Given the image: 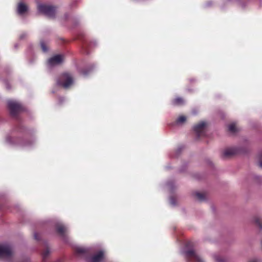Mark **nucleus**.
Returning a JSON list of instances; mask_svg holds the SVG:
<instances>
[{
	"instance_id": "obj_4",
	"label": "nucleus",
	"mask_w": 262,
	"mask_h": 262,
	"mask_svg": "<svg viewBox=\"0 0 262 262\" xmlns=\"http://www.w3.org/2000/svg\"><path fill=\"white\" fill-rule=\"evenodd\" d=\"M73 83L71 75L68 73H63L57 80V84L64 89L69 88Z\"/></svg>"
},
{
	"instance_id": "obj_22",
	"label": "nucleus",
	"mask_w": 262,
	"mask_h": 262,
	"mask_svg": "<svg viewBox=\"0 0 262 262\" xmlns=\"http://www.w3.org/2000/svg\"><path fill=\"white\" fill-rule=\"evenodd\" d=\"M169 202H170V204L172 205V206H175L176 205V199L173 197V196H171L170 198L169 199Z\"/></svg>"
},
{
	"instance_id": "obj_11",
	"label": "nucleus",
	"mask_w": 262,
	"mask_h": 262,
	"mask_svg": "<svg viewBox=\"0 0 262 262\" xmlns=\"http://www.w3.org/2000/svg\"><path fill=\"white\" fill-rule=\"evenodd\" d=\"M237 153V150L235 148H230L225 149L223 152L225 157H228Z\"/></svg>"
},
{
	"instance_id": "obj_16",
	"label": "nucleus",
	"mask_w": 262,
	"mask_h": 262,
	"mask_svg": "<svg viewBox=\"0 0 262 262\" xmlns=\"http://www.w3.org/2000/svg\"><path fill=\"white\" fill-rule=\"evenodd\" d=\"M254 222L259 227V229H262V220L258 216H256L253 219Z\"/></svg>"
},
{
	"instance_id": "obj_8",
	"label": "nucleus",
	"mask_w": 262,
	"mask_h": 262,
	"mask_svg": "<svg viewBox=\"0 0 262 262\" xmlns=\"http://www.w3.org/2000/svg\"><path fill=\"white\" fill-rule=\"evenodd\" d=\"M206 126V123L204 121H202L194 126L193 130L195 133L198 137L204 135Z\"/></svg>"
},
{
	"instance_id": "obj_9",
	"label": "nucleus",
	"mask_w": 262,
	"mask_h": 262,
	"mask_svg": "<svg viewBox=\"0 0 262 262\" xmlns=\"http://www.w3.org/2000/svg\"><path fill=\"white\" fill-rule=\"evenodd\" d=\"M104 258V251L102 250L94 254L89 259V262H101Z\"/></svg>"
},
{
	"instance_id": "obj_21",
	"label": "nucleus",
	"mask_w": 262,
	"mask_h": 262,
	"mask_svg": "<svg viewBox=\"0 0 262 262\" xmlns=\"http://www.w3.org/2000/svg\"><path fill=\"white\" fill-rule=\"evenodd\" d=\"M40 46L43 52H46L48 51V48L47 46L46 43L43 41H40Z\"/></svg>"
},
{
	"instance_id": "obj_1",
	"label": "nucleus",
	"mask_w": 262,
	"mask_h": 262,
	"mask_svg": "<svg viewBox=\"0 0 262 262\" xmlns=\"http://www.w3.org/2000/svg\"><path fill=\"white\" fill-rule=\"evenodd\" d=\"M0 257L7 259V262H28V258H25L20 261H18L16 258L13 256L12 248L8 245H0Z\"/></svg>"
},
{
	"instance_id": "obj_25",
	"label": "nucleus",
	"mask_w": 262,
	"mask_h": 262,
	"mask_svg": "<svg viewBox=\"0 0 262 262\" xmlns=\"http://www.w3.org/2000/svg\"><path fill=\"white\" fill-rule=\"evenodd\" d=\"M34 238L37 241L39 239V235L37 233H34Z\"/></svg>"
},
{
	"instance_id": "obj_15",
	"label": "nucleus",
	"mask_w": 262,
	"mask_h": 262,
	"mask_svg": "<svg viewBox=\"0 0 262 262\" xmlns=\"http://www.w3.org/2000/svg\"><path fill=\"white\" fill-rule=\"evenodd\" d=\"M186 121V117L184 116H180L176 120L175 124L176 125H182Z\"/></svg>"
},
{
	"instance_id": "obj_27",
	"label": "nucleus",
	"mask_w": 262,
	"mask_h": 262,
	"mask_svg": "<svg viewBox=\"0 0 262 262\" xmlns=\"http://www.w3.org/2000/svg\"><path fill=\"white\" fill-rule=\"evenodd\" d=\"M26 35V34H22L20 36V39H23L25 37V36Z\"/></svg>"
},
{
	"instance_id": "obj_7",
	"label": "nucleus",
	"mask_w": 262,
	"mask_h": 262,
	"mask_svg": "<svg viewBox=\"0 0 262 262\" xmlns=\"http://www.w3.org/2000/svg\"><path fill=\"white\" fill-rule=\"evenodd\" d=\"M63 61V56L61 55H56L49 59L48 66L49 68H52L61 63Z\"/></svg>"
},
{
	"instance_id": "obj_12",
	"label": "nucleus",
	"mask_w": 262,
	"mask_h": 262,
	"mask_svg": "<svg viewBox=\"0 0 262 262\" xmlns=\"http://www.w3.org/2000/svg\"><path fill=\"white\" fill-rule=\"evenodd\" d=\"M28 10V7L23 3H20L17 6V13L19 14L23 15Z\"/></svg>"
},
{
	"instance_id": "obj_6",
	"label": "nucleus",
	"mask_w": 262,
	"mask_h": 262,
	"mask_svg": "<svg viewBox=\"0 0 262 262\" xmlns=\"http://www.w3.org/2000/svg\"><path fill=\"white\" fill-rule=\"evenodd\" d=\"M6 141L7 143L9 144H19L20 146L23 147H27L31 146L33 143V141L31 142H23L19 143L18 142V139L16 138H14L11 137V136H7L6 138Z\"/></svg>"
},
{
	"instance_id": "obj_23",
	"label": "nucleus",
	"mask_w": 262,
	"mask_h": 262,
	"mask_svg": "<svg viewBox=\"0 0 262 262\" xmlns=\"http://www.w3.org/2000/svg\"><path fill=\"white\" fill-rule=\"evenodd\" d=\"M93 66H92V68H91V69H89L88 70H86V71H82L81 72V73L83 75V76H86L88 75V74L92 71L93 68Z\"/></svg>"
},
{
	"instance_id": "obj_24",
	"label": "nucleus",
	"mask_w": 262,
	"mask_h": 262,
	"mask_svg": "<svg viewBox=\"0 0 262 262\" xmlns=\"http://www.w3.org/2000/svg\"><path fill=\"white\" fill-rule=\"evenodd\" d=\"M249 262H260V259L257 258H254L251 259Z\"/></svg>"
},
{
	"instance_id": "obj_13",
	"label": "nucleus",
	"mask_w": 262,
	"mask_h": 262,
	"mask_svg": "<svg viewBox=\"0 0 262 262\" xmlns=\"http://www.w3.org/2000/svg\"><path fill=\"white\" fill-rule=\"evenodd\" d=\"M75 251L79 254H83L88 252L89 251V249L81 247H77L75 249Z\"/></svg>"
},
{
	"instance_id": "obj_17",
	"label": "nucleus",
	"mask_w": 262,
	"mask_h": 262,
	"mask_svg": "<svg viewBox=\"0 0 262 262\" xmlns=\"http://www.w3.org/2000/svg\"><path fill=\"white\" fill-rule=\"evenodd\" d=\"M50 253V251L48 248L46 249L42 253V259L44 261H46V259L48 257Z\"/></svg>"
},
{
	"instance_id": "obj_19",
	"label": "nucleus",
	"mask_w": 262,
	"mask_h": 262,
	"mask_svg": "<svg viewBox=\"0 0 262 262\" xmlns=\"http://www.w3.org/2000/svg\"><path fill=\"white\" fill-rule=\"evenodd\" d=\"M228 130L231 133H234L236 132V127L235 123H231L228 126Z\"/></svg>"
},
{
	"instance_id": "obj_10",
	"label": "nucleus",
	"mask_w": 262,
	"mask_h": 262,
	"mask_svg": "<svg viewBox=\"0 0 262 262\" xmlns=\"http://www.w3.org/2000/svg\"><path fill=\"white\" fill-rule=\"evenodd\" d=\"M56 230L57 232L62 237L64 236V233L67 230V228L61 223H58L56 225Z\"/></svg>"
},
{
	"instance_id": "obj_29",
	"label": "nucleus",
	"mask_w": 262,
	"mask_h": 262,
	"mask_svg": "<svg viewBox=\"0 0 262 262\" xmlns=\"http://www.w3.org/2000/svg\"><path fill=\"white\" fill-rule=\"evenodd\" d=\"M94 45H96V41H94Z\"/></svg>"
},
{
	"instance_id": "obj_2",
	"label": "nucleus",
	"mask_w": 262,
	"mask_h": 262,
	"mask_svg": "<svg viewBox=\"0 0 262 262\" xmlns=\"http://www.w3.org/2000/svg\"><path fill=\"white\" fill-rule=\"evenodd\" d=\"M184 253L187 262H205V260L193 250L191 242H188L186 244Z\"/></svg>"
},
{
	"instance_id": "obj_3",
	"label": "nucleus",
	"mask_w": 262,
	"mask_h": 262,
	"mask_svg": "<svg viewBox=\"0 0 262 262\" xmlns=\"http://www.w3.org/2000/svg\"><path fill=\"white\" fill-rule=\"evenodd\" d=\"M37 9L39 12L49 17H54L56 13L55 7L49 5L38 4Z\"/></svg>"
},
{
	"instance_id": "obj_18",
	"label": "nucleus",
	"mask_w": 262,
	"mask_h": 262,
	"mask_svg": "<svg viewBox=\"0 0 262 262\" xmlns=\"http://www.w3.org/2000/svg\"><path fill=\"white\" fill-rule=\"evenodd\" d=\"M195 196L197 199L200 201H203L205 200V195L204 193L200 192H196Z\"/></svg>"
},
{
	"instance_id": "obj_28",
	"label": "nucleus",
	"mask_w": 262,
	"mask_h": 262,
	"mask_svg": "<svg viewBox=\"0 0 262 262\" xmlns=\"http://www.w3.org/2000/svg\"><path fill=\"white\" fill-rule=\"evenodd\" d=\"M259 166L261 168H262V161H260V162H259Z\"/></svg>"
},
{
	"instance_id": "obj_26",
	"label": "nucleus",
	"mask_w": 262,
	"mask_h": 262,
	"mask_svg": "<svg viewBox=\"0 0 262 262\" xmlns=\"http://www.w3.org/2000/svg\"><path fill=\"white\" fill-rule=\"evenodd\" d=\"M64 98L62 97L59 98V101L60 103H61L62 101H63Z\"/></svg>"
},
{
	"instance_id": "obj_14",
	"label": "nucleus",
	"mask_w": 262,
	"mask_h": 262,
	"mask_svg": "<svg viewBox=\"0 0 262 262\" xmlns=\"http://www.w3.org/2000/svg\"><path fill=\"white\" fill-rule=\"evenodd\" d=\"M172 103L175 105H180L184 103V100L181 97H178L172 100Z\"/></svg>"
},
{
	"instance_id": "obj_20",
	"label": "nucleus",
	"mask_w": 262,
	"mask_h": 262,
	"mask_svg": "<svg viewBox=\"0 0 262 262\" xmlns=\"http://www.w3.org/2000/svg\"><path fill=\"white\" fill-rule=\"evenodd\" d=\"M214 259L216 262H225V259L224 258L221 257L219 255L215 254L214 256Z\"/></svg>"
},
{
	"instance_id": "obj_5",
	"label": "nucleus",
	"mask_w": 262,
	"mask_h": 262,
	"mask_svg": "<svg viewBox=\"0 0 262 262\" xmlns=\"http://www.w3.org/2000/svg\"><path fill=\"white\" fill-rule=\"evenodd\" d=\"M8 106L11 115L14 117L23 110L22 105L16 101L9 100L8 101Z\"/></svg>"
}]
</instances>
